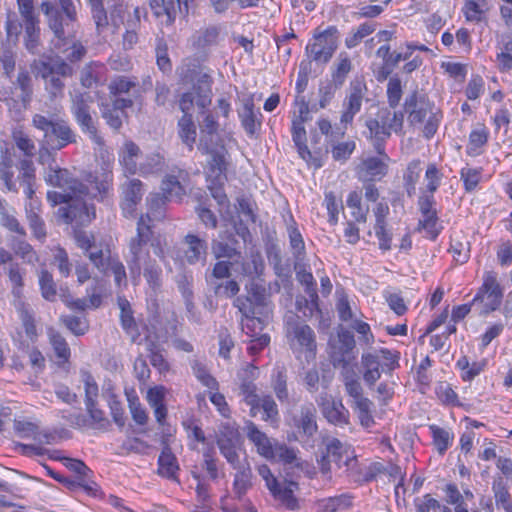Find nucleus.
<instances>
[{
	"label": "nucleus",
	"mask_w": 512,
	"mask_h": 512,
	"mask_svg": "<svg viewBox=\"0 0 512 512\" xmlns=\"http://www.w3.org/2000/svg\"><path fill=\"white\" fill-rule=\"evenodd\" d=\"M154 231L149 214L141 215L137 221L136 234L128 241L129 255L127 261L142 260L150 255L148 244L153 243Z\"/></svg>",
	"instance_id": "obj_13"
},
{
	"label": "nucleus",
	"mask_w": 512,
	"mask_h": 512,
	"mask_svg": "<svg viewBox=\"0 0 512 512\" xmlns=\"http://www.w3.org/2000/svg\"><path fill=\"white\" fill-rule=\"evenodd\" d=\"M254 100L252 97L242 99V108L238 109V116L245 132L253 136L261 127V117H258L255 110ZM259 116L261 114L259 113Z\"/></svg>",
	"instance_id": "obj_30"
},
{
	"label": "nucleus",
	"mask_w": 512,
	"mask_h": 512,
	"mask_svg": "<svg viewBox=\"0 0 512 512\" xmlns=\"http://www.w3.org/2000/svg\"><path fill=\"white\" fill-rule=\"evenodd\" d=\"M479 3L476 0H467L462 8L465 19L468 22L479 23L485 19V13L488 10L487 2L480 0Z\"/></svg>",
	"instance_id": "obj_47"
},
{
	"label": "nucleus",
	"mask_w": 512,
	"mask_h": 512,
	"mask_svg": "<svg viewBox=\"0 0 512 512\" xmlns=\"http://www.w3.org/2000/svg\"><path fill=\"white\" fill-rule=\"evenodd\" d=\"M153 15L162 25L171 26L178 15L187 16L188 0H148Z\"/></svg>",
	"instance_id": "obj_18"
},
{
	"label": "nucleus",
	"mask_w": 512,
	"mask_h": 512,
	"mask_svg": "<svg viewBox=\"0 0 512 512\" xmlns=\"http://www.w3.org/2000/svg\"><path fill=\"white\" fill-rule=\"evenodd\" d=\"M178 128L182 142L188 146L190 151L193 150L196 140V127L192 115H183L178 121Z\"/></svg>",
	"instance_id": "obj_48"
},
{
	"label": "nucleus",
	"mask_w": 512,
	"mask_h": 512,
	"mask_svg": "<svg viewBox=\"0 0 512 512\" xmlns=\"http://www.w3.org/2000/svg\"><path fill=\"white\" fill-rule=\"evenodd\" d=\"M340 377L344 384L346 393L353 399L352 403L365 398L363 388L355 368L340 371Z\"/></svg>",
	"instance_id": "obj_36"
},
{
	"label": "nucleus",
	"mask_w": 512,
	"mask_h": 512,
	"mask_svg": "<svg viewBox=\"0 0 512 512\" xmlns=\"http://www.w3.org/2000/svg\"><path fill=\"white\" fill-rule=\"evenodd\" d=\"M404 110L410 125L424 123L423 136L431 139L437 132L442 120V112L431 102L426 93L414 90L404 101Z\"/></svg>",
	"instance_id": "obj_2"
},
{
	"label": "nucleus",
	"mask_w": 512,
	"mask_h": 512,
	"mask_svg": "<svg viewBox=\"0 0 512 512\" xmlns=\"http://www.w3.org/2000/svg\"><path fill=\"white\" fill-rule=\"evenodd\" d=\"M84 196L79 195L71 198L69 202H65L67 206L58 209V215L65 223H75L77 226H84L96 217L95 207L88 205L83 200Z\"/></svg>",
	"instance_id": "obj_15"
},
{
	"label": "nucleus",
	"mask_w": 512,
	"mask_h": 512,
	"mask_svg": "<svg viewBox=\"0 0 512 512\" xmlns=\"http://www.w3.org/2000/svg\"><path fill=\"white\" fill-rule=\"evenodd\" d=\"M243 430L247 439L255 446L256 452L260 456L266 459L273 456L272 447L275 441L268 437L265 432L261 431L253 421L247 420Z\"/></svg>",
	"instance_id": "obj_27"
},
{
	"label": "nucleus",
	"mask_w": 512,
	"mask_h": 512,
	"mask_svg": "<svg viewBox=\"0 0 512 512\" xmlns=\"http://www.w3.org/2000/svg\"><path fill=\"white\" fill-rule=\"evenodd\" d=\"M219 30L216 27H209L196 32L192 37L194 49L201 51L217 42Z\"/></svg>",
	"instance_id": "obj_51"
},
{
	"label": "nucleus",
	"mask_w": 512,
	"mask_h": 512,
	"mask_svg": "<svg viewBox=\"0 0 512 512\" xmlns=\"http://www.w3.org/2000/svg\"><path fill=\"white\" fill-rule=\"evenodd\" d=\"M271 385L280 402L288 401L289 393L287 388V371L283 365H278L274 369Z\"/></svg>",
	"instance_id": "obj_43"
},
{
	"label": "nucleus",
	"mask_w": 512,
	"mask_h": 512,
	"mask_svg": "<svg viewBox=\"0 0 512 512\" xmlns=\"http://www.w3.org/2000/svg\"><path fill=\"white\" fill-rule=\"evenodd\" d=\"M120 206L125 217L133 216L144 194L143 184L139 179L127 178L120 186Z\"/></svg>",
	"instance_id": "obj_23"
},
{
	"label": "nucleus",
	"mask_w": 512,
	"mask_h": 512,
	"mask_svg": "<svg viewBox=\"0 0 512 512\" xmlns=\"http://www.w3.org/2000/svg\"><path fill=\"white\" fill-rule=\"evenodd\" d=\"M92 96L89 93H76L72 98L71 113L77 125L92 142L98 146L104 145V139L99 134L97 121L91 114Z\"/></svg>",
	"instance_id": "obj_9"
},
{
	"label": "nucleus",
	"mask_w": 512,
	"mask_h": 512,
	"mask_svg": "<svg viewBox=\"0 0 512 512\" xmlns=\"http://www.w3.org/2000/svg\"><path fill=\"white\" fill-rule=\"evenodd\" d=\"M237 472L234 476L233 490L240 498L252 486V470L247 461L242 463L239 461L236 466H232Z\"/></svg>",
	"instance_id": "obj_34"
},
{
	"label": "nucleus",
	"mask_w": 512,
	"mask_h": 512,
	"mask_svg": "<svg viewBox=\"0 0 512 512\" xmlns=\"http://www.w3.org/2000/svg\"><path fill=\"white\" fill-rule=\"evenodd\" d=\"M322 442L324 449L321 450L320 457L317 459L321 473L328 474L331 471L332 462L339 468L345 466L347 469L357 462L356 457L339 439L327 436L323 438Z\"/></svg>",
	"instance_id": "obj_10"
},
{
	"label": "nucleus",
	"mask_w": 512,
	"mask_h": 512,
	"mask_svg": "<svg viewBox=\"0 0 512 512\" xmlns=\"http://www.w3.org/2000/svg\"><path fill=\"white\" fill-rule=\"evenodd\" d=\"M361 195L356 191L349 193L347 198V206L351 209V215L357 222H366L369 207H363L361 204Z\"/></svg>",
	"instance_id": "obj_54"
},
{
	"label": "nucleus",
	"mask_w": 512,
	"mask_h": 512,
	"mask_svg": "<svg viewBox=\"0 0 512 512\" xmlns=\"http://www.w3.org/2000/svg\"><path fill=\"white\" fill-rule=\"evenodd\" d=\"M184 242L188 248L185 251V257L189 264H195L199 261H205L207 257V242L195 234H187Z\"/></svg>",
	"instance_id": "obj_33"
},
{
	"label": "nucleus",
	"mask_w": 512,
	"mask_h": 512,
	"mask_svg": "<svg viewBox=\"0 0 512 512\" xmlns=\"http://www.w3.org/2000/svg\"><path fill=\"white\" fill-rule=\"evenodd\" d=\"M44 179L47 184L58 187L61 191H49L47 200L52 205L69 202L71 198L87 195L88 188L66 168L49 165L45 171Z\"/></svg>",
	"instance_id": "obj_4"
},
{
	"label": "nucleus",
	"mask_w": 512,
	"mask_h": 512,
	"mask_svg": "<svg viewBox=\"0 0 512 512\" xmlns=\"http://www.w3.org/2000/svg\"><path fill=\"white\" fill-rule=\"evenodd\" d=\"M317 411L312 403L304 404L300 407L299 414L295 415L293 420L298 432L307 439L312 438L318 431Z\"/></svg>",
	"instance_id": "obj_28"
},
{
	"label": "nucleus",
	"mask_w": 512,
	"mask_h": 512,
	"mask_svg": "<svg viewBox=\"0 0 512 512\" xmlns=\"http://www.w3.org/2000/svg\"><path fill=\"white\" fill-rule=\"evenodd\" d=\"M430 430L433 437V443L437 451L439 454L443 455L450 446L453 440V435L448 430L437 425H431Z\"/></svg>",
	"instance_id": "obj_55"
},
{
	"label": "nucleus",
	"mask_w": 512,
	"mask_h": 512,
	"mask_svg": "<svg viewBox=\"0 0 512 512\" xmlns=\"http://www.w3.org/2000/svg\"><path fill=\"white\" fill-rule=\"evenodd\" d=\"M127 266L134 282L139 281L143 275L151 289L157 290L161 287L162 269L151 255L142 260L127 261Z\"/></svg>",
	"instance_id": "obj_17"
},
{
	"label": "nucleus",
	"mask_w": 512,
	"mask_h": 512,
	"mask_svg": "<svg viewBox=\"0 0 512 512\" xmlns=\"http://www.w3.org/2000/svg\"><path fill=\"white\" fill-rule=\"evenodd\" d=\"M335 66L336 68L332 72V82L341 87L352 69V63L346 53H340Z\"/></svg>",
	"instance_id": "obj_53"
},
{
	"label": "nucleus",
	"mask_w": 512,
	"mask_h": 512,
	"mask_svg": "<svg viewBox=\"0 0 512 512\" xmlns=\"http://www.w3.org/2000/svg\"><path fill=\"white\" fill-rule=\"evenodd\" d=\"M449 251L457 263L464 264L470 257V242L452 238Z\"/></svg>",
	"instance_id": "obj_59"
},
{
	"label": "nucleus",
	"mask_w": 512,
	"mask_h": 512,
	"mask_svg": "<svg viewBox=\"0 0 512 512\" xmlns=\"http://www.w3.org/2000/svg\"><path fill=\"white\" fill-rule=\"evenodd\" d=\"M418 205L422 214L419 227L427 232L430 239L434 240L438 236L439 230L436 228L438 217L433 194L422 195L419 198Z\"/></svg>",
	"instance_id": "obj_25"
},
{
	"label": "nucleus",
	"mask_w": 512,
	"mask_h": 512,
	"mask_svg": "<svg viewBox=\"0 0 512 512\" xmlns=\"http://www.w3.org/2000/svg\"><path fill=\"white\" fill-rule=\"evenodd\" d=\"M179 470L177 457L172 453L171 448L166 445L158 458V475L180 484L178 478Z\"/></svg>",
	"instance_id": "obj_31"
},
{
	"label": "nucleus",
	"mask_w": 512,
	"mask_h": 512,
	"mask_svg": "<svg viewBox=\"0 0 512 512\" xmlns=\"http://www.w3.org/2000/svg\"><path fill=\"white\" fill-rule=\"evenodd\" d=\"M317 404L329 423L340 427L349 423V411L341 400H335L331 395L324 393L317 399Z\"/></svg>",
	"instance_id": "obj_22"
},
{
	"label": "nucleus",
	"mask_w": 512,
	"mask_h": 512,
	"mask_svg": "<svg viewBox=\"0 0 512 512\" xmlns=\"http://www.w3.org/2000/svg\"><path fill=\"white\" fill-rule=\"evenodd\" d=\"M138 83L126 76H117L111 80L108 89L111 95L115 98L122 94H128Z\"/></svg>",
	"instance_id": "obj_56"
},
{
	"label": "nucleus",
	"mask_w": 512,
	"mask_h": 512,
	"mask_svg": "<svg viewBox=\"0 0 512 512\" xmlns=\"http://www.w3.org/2000/svg\"><path fill=\"white\" fill-rule=\"evenodd\" d=\"M15 307L22 322L26 336L32 341L35 340L38 336V333L35 325L34 314L29 305L24 301H15Z\"/></svg>",
	"instance_id": "obj_38"
},
{
	"label": "nucleus",
	"mask_w": 512,
	"mask_h": 512,
	"mask_svg": "<svg viewBox=\"0 0 512 512\" xmlns=\"http://www.w3.org/2000/svg\"><path fill=\"white\" fill-rule=\"evenodd\" d=\"M23 29V42L26 50L33 55H38L41 50L40 21L25 22Z\"/></svg>",
	"instance_id": "obj_35"
},
{
	"label": "nucleus",
	"mask_w": 512,
	"mask_h": 512,
	"mask_svg": "<svg viewBox=\"0 0 512 512\" xmlns=\"http://www.w3.org/2000/svg\"><path fill=\"white\" fill-rule=\"evenodd\" d=\"M224 145L221 144L218 133H200L198 150L202 154H209L213 152V150H217V148H221Z\"/></svg>",
	"instance_id": "obj_62"
},
{
	"label": "nucleus",
	"mask_w": 512,
	"mask_h": 512,
	"mask_svg": "<svg viewBox=\"0 0 512 512\" xmlns=\"http://www.w3.org/2000/svg\"><path fill=\"white\" fill-rule=\"evenodd\" d=\"M39 286L42 297L47 301H55L57 296V287L52 274L45 269H42L39 274Z\"/></svg>",
	"instance_id": "obj_52"
},
{
	"label": "nucleus",
	"mask_w": 512,
	"mask_h": 512,
	"mask_svg": "<svg viewBox=\"0 0 512 512\" xmlns=\"http://www.w3.org/2000/svg\"><path fill=\"white\" fill-rule=\"evenodd\" d=\"M16 43L9 40L2 42L0 45V65L3 70V75L11 78L16 67Z\"/></svg>",
	"instance_id": "obj_37"
},
{
	"label": "nucleus",
	"mask_w": 512,
	"mask_h": 512,
	"mask_svg": "<svg viewBox=\"0 0 512 512\" xmlns=\"http://www.w3.org/2000/svg\"><path fill=\"white\" fill-rule=\"evenodd\" d=\"M61 322L76 336L84 335L89 329L88 321L83 317L66 315L61 317Z\"/></svg>",
	"instance_id": "obj_57"
},
{
	"label": "nucleus",
	"mask_w": 512,
	"mask_h": 512,
	"mask_svg": "<svg viewBox=\"0 0 512 512\" xmlns=\"http://www.w3.org/2000/svg\"><path fill=\"white\" fill-rule=\"evenodd\" d=\"M268 490L274 500L285 509L295 511L300 508L299 500L294 495V492L298 490V484L296 482L270 479Z\"/></svg>",
	"instance_id": "obj_21"
},
{
	"label": "nucleus",
	"mask_w": 512,
	"mask_h": 512,
	"mask_svg": "<svg viewBox=\"0 0 512 512\" xmlns=\"http://www.w3.org/2000/svg\"><path fill=\"white\" fill-rule=\"evenodd\" d=\"M247 295L239 296L234 301L242 316H251L261 313L258 311L269 303V294L264 285L251 281L245 287Z\"/></svg>",
	"instance_id": "obj_14"
},
{
	"label": "nucleus",
	"mask_w": 512,
	"mask_h": 512,
	"mask_svg": "<svg viewBox=\"0 0 512 512\" xmlns=\"http://www.w3.org/2000/svg\"><path fill=\"white\" fill-rule=\"evenodd\" d=\"M288 333L292 335L291 348L294 351L305 352L307 361L313 360L316 356V336L312 328L303 323L291 326Z\"/></svg>",
	"instance_id": "obj_20"
},
{
	"label": "nucleus",
	"mask_w": 512,
	"mask_h": 512,
	"mask_svg": "<svg viewBox=\"0 0 512 512\" xmlns=\"http://www.w3.org/2000/svg\"><path fill=\"white\" fill-rule=\"evenodd\" d=\"M356 342L351 331L340 326L337 335L328 343V355L334 368L342 370L355 368L352 364L356 359L354 349Z\"/></svg>",
	"instance_id": "obj_8"
},
{
	"label": "nucleus",
	"mask_w": 512,
	"mask_h": 512,
	"mask_svg": "<svg viewBox=\"0 0 512 512\" xmlns=\"http://www.w3.org/2000/svg\"><path fill=\"white\" fill-rule=\"evenodd\" d=\"M257 405V413L260 409L263 410L264 414L262 419L264 421H274L278 417L277 404L271 395H262Z\"/></svg>",
	"instance_id": "obj_61"
},
{
	"label": "nucleus",
	"mask_w": 512,
	"mask_h": 512,
	"mask_svg": "<svg viewBox=\"0 0 512 512\" xmlns=\"http://www.w3.org/2000/svg\"><path fill=\"white\" fill-rule=\"evenodd\" d=\"M227 154L228 152L225 146L217 148V150H213V152L208 154L210 156L208 161L209 175L213 176L218 183H222L226 180L228 166L226 161Z\"/></svg>",
	"instance_id": "obj_32"
},
{
	"label": "nucleus",
	"mask_w": 512,
	"mask_h": 512,
	"mask_svg": "<svg viewBox=\"0 0 512 512\" xmlns=\"http://www.w3.org/2000/svg\"><path fill=\"white\" fill-rule=\"evenodd\" d=\"M367 93V86L363 79L355 78L350 82L348 93L343 101V112L340 118L345 126L352 123L354 116L361 110L362 101Z\"/></svg>",
	"instance_id": "obj_19"
},
{
	"label": "nucleus",
	"mask_w": 512,
	"mask_h": 512,
	"mask_svg": "<svg viewBox=\"0 0 512 512\" xmlns=\"http://www.w3.org/2000/svg\"><path fill=\"white\" fill-rule=\"evenodd\" d=\"M502 298L503 289L497 280V274L488 271L483 276V284L473 298L472 304L479 315H487L500 307Z\"/></svg>",
	"instance_id": "obj_11"
},
{
	"label": "nucleus",
	"mask_w": 512,
	"mask_h": 512,
	"mask_svg": "<svg viewBox=\"0 0 512 512\" xmlns=\"http://www.w3.org/2000/svg\"><path fill=\"white\" fill-rule=\"evenodd\" d=\"M352 409L357 414L360 424L365 428H370L375 424L373 417V402L365 397L355 403H351Z\"/></svg>",
	"instance_id": "obj_42"
},
{
	"label": "nucleus",
	"mask_w": 512,
	"mask_h": 512,
	"mask_svg": "<svg viewBox=\"0 0 512 512\" xmlns=\"http://www.w3.org/2000/svg\"><path fill=\"white\" fill-rule=\"evenodd\" d=\"M12 249L17 256L23 259L24 262L28 264H34L38 261V255L33 249V247L24 240H19L16 243H13Z\"/></svg>",
	"instance_id": "obj_64"
},
{
	"label": "nucleus",
	"mask_w": 512,
	"mask_h": 512,
	"mask_svg": "<svg viewBox=\"0 0 512 512\" xmlns=\"http://www.w3.org/2000/svg\"><path fill=\"white\" fill-rule=\"evenodd\" d=\"M339 31L335 26H329L323 31L316 29L313 42L306 46V53L311 60L318 63H328L338 47Z\"/></svg>",
	"instance_id": "obj_12"
},
{
	"label": "nucleus",
	"mask_w": 512,
	"mask_h": 512,
	"mask_svg": "<svg viewBox=\"0 0 512 512\" xmlns=\"http://www.w3.org/2000/svg\"><path fill=\"white\" fill-rule=\"evenodd\" d=\"M14 85L20 89L19 98L24 107H26L30 103L33 94V85L30 73L26 69H20Z\"/></svg>",
	"instance_id": "obj_49"
},
{
	"label": "nucleus",
	"mask_w": 512,
	"mask_h": 512,
	"mask_svg": "<svg viewBox=\"0 0 512 512\" xmlns=\"http://www.w3.org/2000/svg\"><path fill=\"white\" fill-rule=\"evenodd\" d=\"M226 240L227 241L213 240L212 252L216 259L227 258L237 262L238 259L241 258V252L232 245L228 244L237 243V240L231 233L226 236Z\"/></svg>",
	"instance_id": "obj_39"
},
{
	"label": "nucleus",
	"mask_w": 512,
	"mask_h": 512,
	"mask_svg": "<svg viewBox=\"0 0 512 512\" xmlns=\"http://www.w3.org/2000/svg\"><path fill=\"white\" fill-rule=\"evenodd\" d=\"M192 369L196 378L208 389L211 391L218 390V382L217 380L208 372L205 365L202 363L195 361L192 365Z\"/></svg>",
	"instance_id": "obj_60"
},
{
	"label": "nucleus",
	"mask_w": 512,
	"mask_h": 512,
	"mask_svg": "<svg viewBox=\"0 0 512 512\" xmlns=\"http://www.w3.org/2000/svg\"><path fill=\"white\" fill-rule=\"evenodd\" d=\"M365 125L368 129L367 138L371 141L377 154L384 159H388L385 154V142L391 137V133L386 129L387 127L377 115L374 118L367 119Z\"/></svg>",
	"instance_id": "obj_29"
},
{
	"label": "nucleus",
	"mask_w": 512,
	"mask_h": 512,
	"mask_svg": "<svg viewBox=\"0 0 512 512\" xmlns=\"http://www.w3.org/2000/svg\"><path fill=\"white\" fill-rule=\"evenodd\" d=\"M156 64L164 74L172 72V61L168 56V44L164 37H157L155 43Z\"/></svg>",
	"instance_id": "obj_50"
},
{
	"label": "nucleus",
	"mask_w": 512,
	"mask_h": 512,
	"mask_svg": "<svg viewBox=\"0 0 512 512\" xmlns=\"http://www.w3.org/2000/svg\"><path fill=\"white\" fill-rule=\"evenodd\" d=\"M32 126L42 133L39 140V162L44 164L45 158L77 142V134L70 124L55 115L35 113L32 116Z\"/></svg>",
	"instance_id": "obj_1"
},
{
	"label": "nucleus",
	"mask_w": 512,
	"mask_h": 512,
	"mask_svg": "<svg viewBox=\"0 0 512 512\" xmlns=\"http://www.w3.org/2000/svg\"><path fill=\"white\" fill-rule=\"evenodd\" d=\"M50 343L54 349L56 356L63 362L69 360L71 352L65 338L58 332L50 334Z\"/></svg>",
	"instance_id": "obj_63"
},
{
	"label": "nucleus",
	"mask_w": 512,
	"mask_h": 512,
	"mask_svg": "<svg viewBox=\"0 0 512 512\" xmlns=\"http://www.w3.org/2000/svg\"><path fill=\"white\" fill-rule=\"evenodd\" d=\"M257 391V386L253 381L243 380L240 385V395L245 403L250 406V415L252 417L257 416V405L261 398Z\"/></svg>",
	"instance_id": "obj_46"
},
{
	"label": "nucleus",
	"mask_w": 512,
	"mask_h": 512,
	"mask_svg": "<svg viewBox=\"0 0 512 512\" xmlns=\"http://www.w3.org/2000/svg\"><path fill=\"white\" fill-rule=\"evenodd\" d=\"M208 287L216 297L232 298L240 291L238 282L233 279L225 282L208 279Z\"/></svg>",
	"instance_id": "obj_45"
},
{
	"label": "nucleus",
	"mask_w": 512,
	"mask_h": 512,
	"mask_svg": "<svg viewBox=\"0 0 512 512\" xmlns=\"http://www.w3.org/2000/svg\"><path fill=\"white\" fill-rule=\"evenodd\" d=\"M103 65L98 62L86 64L80 71V83L85 88L96 86L101 80Z\"/></svg>",
	"instance_id": "obj_44"
},
{
	"label": "nucleus",
	"mask_w": 512,
	"mask_h": 512,
	"mask_svg": "<svg viewBox=\"0 0 512 512\" xmlns=\"http://www.w3.org/2000/svg\"><path fill=\"white\" fill-rule=\"evenodd\" d=\"M180 76L186 83L197 79V83L193 85V91L182 94L179 100V108L184 115H191L190 111L194 107V103L201 109L208 107L211 104L212 95L211 77L207 73L198 72L195 68L181 72Z\"/></svg>",
	"instance_id": "obj_7"
},
{
	"label": "nucleus",
	"mask_w": 512,
	"mask_h": 512,
	"mask_svg": "<svg viewBox=\"0 0 512 512\" xmlns=\"http://www.w3.org/2000/svg\"><path fill=\"white\" fill-rule=\"evenodd\" d=\"M400 353L381 348L374 352L363 353L361 366L363 368V380L371 388L381 377V372L391 375L399 367Z\"/></svg>",
	"instance_id": "obj_6"
},
{
	"label": "nucleus",
	"mask_w": 512,
	"mask_h": 512,
	"mask_svg": "<svg viewBox=\"0 0 512 512\" xmlns=\"http://www.w3.org/2000/svg\"><path fill=\"white\" fill-rule=\"evenodd\" d=\"M351 505L352 496L342 494L324 500L322 504V512H338L339 510L349 508Z\"/></svg>",
	"instance_id": "obj_58"
},
{
	"label": "nucleus",
	"mask_w": 512,
	"mask_h": 512,
	"mask_svg": "<svg viewBox=\"0 0 512 512\" xmlns=\"http://www.w3.org/2000/svg\"><path fill=\"white\" fill-rule=\"evenodd\" d=\"M31 69L36 77L44 81L45 91L52 101L63 98L66 87L64 79L74 74L73 67L59 56L50 61L34 60Z\"/></svg>",
	"instance_id": "obj_3"
},
{
	"label": "nucleus",
	"mask_w": 512,
	"mask_h": 512,
	"mask_svg": "<svg viewBox=\"0 0 512 512\" xmlns=\"http://www.w3.org/2000/svg\"><path fill=\"white\" fill-rule=\"evenodd\" d=\"M9 282L11 284V293L16 299L15 301H23V289L25 286L24 276L25 271L18 263H11L6 272Z\"/></svg>",
	"instance_id": "obj_40"
},
{
	"label": "nucleus",
	"mask_w": 512,
	"mask_h": 512,
	"mask_svg": "<svg viewBox=\"0 0 512 512\" xmlns=\"http://www.w3.org/2000/svg\"><path fill=\"white\" fill-rule=\"evenodd\" d=\"M380 121L392 133L401 134L403 130L404 114L401 111H391L389 108H381L377 112Z\"/></svg>",
	"instance_id": "obj_41"
},
{
	"label": "nucleus",
	"mask_w": 512,
	"mask_h": 512,
	"mask_svg": "<svg viewBox=\"0 0 512 512\" xmlns=\"http://www.w3.org/2000/svg\"><path fill=\"white\" fill-rule=\"evenodd\" d=\"M134 102L130 98L117 97L111 103L101 105V115L107 125L114 131L122 127L123 118L127 117L126 109L131 108Z\"/></svg>",
	"instance_id": "obj_24"
},
{
	"label": "nucleus",
	"mask_w": 512,
	"mask_h": 512,
	"mask_svg": "<svg viewBox=\"0 0 512 512\" xmlns=\"http://www.w3.org/2000/svg\"><path fill=\"white\" fill-rule=\"evenodd\" d=\"M189 178L186 170L175 167L163 179L161 189L170 198L181 199L186 194Z\"/></svg>",
	"instance_id": "obj_26"
},
{
	"label": "nucleus",
	"mask_w": 512,
	"mask_h": 512,
	"mask_svg": "<svg viewBox=\"0 0 512 512\" xmlns=\"http://www.w3.org/2000/svg\"><path fill=\"white\" fill-rule=\"evenodd\" d=\"M40 9L46 16L49 29L57 39L55 47L60 48L67 38L65 27L77 21V9L73 0H56L55 3L46 0L41 3Z\"/></svg>",
	"instance_id": "obj_5"
},
{
	"label": "nucleus",
	"mask_w": 512,
	"mask_h": 512,
	"mask_svg": "<svg viewBox=\"0 0 512 512\" xmlns=\"http://www.w3.org/2000/svg\"><path fill=\"white\" fill-rule=\"evenodd\" d=\"M216 443L226 461L231 466H236L240 461L238 450L242 445L238 429L230 424L222 425L217 434Z\"/></svg>",
	"instance_id": "obj_16"
}]
</instances>
